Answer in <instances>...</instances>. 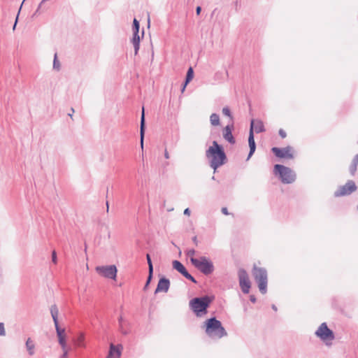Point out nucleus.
Wrapping results in <instances>:
<instances>
[{"label":"nucleus","mask_w":358,"mask_h":358,"mask_svg":"<svg viewBox=\"0 0 358 358\" xmlns=\"http://www.w3.org/2000/svg\"><path fill=\"white\" fill-rule=\"evenodd\" d=\"M122 322H123L122 317H120V318H119V324H120V328H121V331H122V334H127V331H124L122 330Z\"/></svg>","instance_id":"f704fd0d"},{"label":"nucleus","mask_w":358,"mask_h":358,"mask_svg":"<svg viewBox=\"0 0 358 358\" xmlns=\"http://www.w3.org/2000/svg\"><path fill=\"white\" fill-rule=\"evenodd\" d=\"M271 308H272V309H273V310L277 311V307H276V306H275V305L273 304V305L271 306Z\"/></svg>","instance_id":"49530a36"},{"label":"nucleus","mask_w":358,"mask_h":358,"mask_svg":"<svg viewBox=\"0 0 358 358\" xmlns=\"http://www.w3.org/2000/svg\"><path fill=\"white\" fill-rule=\"evenodd\" d=\"M96 271L101 276L113 280L116 278L117 272L115 265L97 266Z\"/></svg>","instance_id":"9d476101"},{"label":"nucleus","mask_w":358,"mask_h":358,"mask_svg":"<svg viewBox=\"0 0 358 358\" xmlns=\"http://www.w3.org/2000/svg\"><path fill=\"white\" fill-rule=\"evenodd\" d=\"M63 350V355H62L61 358H66L68 355V350L66 349V347L64 349H62Z\"/></svg>","instance_id":"4c0bfd02"},{"label":"nucleus","mask_w":358,"mask_h":358,"mask_svg":"<svg viewBox=\"0 0 358 358\" xmlns=\"http://www.w3.org/2000/svg\"><path fill=\"white\" fill-rule=\"evenodd\" d=\"M239 285L244 294H248L251 287L248 274L244 268H239L238 271Z\"/></svg>","instance_id":"1a4fd4ad"},{"label":"nucleus","mask_w":358,"mask_h":358,"mask_svg":"<svg viewBox=\"0 0 358 358\" xmlns=\"http://www.w3.org/2000/svg\"><path fill=\"white\" fill-rule=\"evenodd\" d=\"M315 334L324 341L326 345H329L328 342L332 341L335 338L333 331L328 327L326 322H323L320 325Z\"/></svg>","instance_id":"6e6552de"},{"label":"nucleus","mask_w":358,"mask_h":358,"mask_svg":"<svg viewBox=\"0 0 358 358\" xmlns=\"http://www.w3.org/2000/svg\"><path fill=\"white\" fill-rule=\"evenodd\" d=\"M172 265L173 268L182 275L187 271L185 266L178 260L173 261Z\"/></svg>","instance_id":"6ab92c4d"},{"label":"nucleus","mask_w":358,"mask_h":358,"mask_svg":"<svg viewBox=\"0 0 358 358\" xmlns=\"http://www.w3.org/2000/svg\"><path fill=\"white\" fill-rule=\"evenodd\" d=\"M357 210H358V205H357Z\"/></svg>","instance_id":"6e6d98bb"},{"label":"nucleus","mask_w":358,"mask_h":358,"mask_svg":"<svg viewBox=\"0 0 358 358\" xmlns=\"http://www.w3.org/2000/svg\"><path fill=\"white\" fill-rule=\"evenodd\" d=\"M170 287V280L166 277H162L159 278L157 288L155 291V294H157L159 292H164L166 293L169 291Z\"/></svg>","instance_id":"4468645a"},{"label":"nucleus","mask_w":358,"mask_h":358,"mask_svg":"<svg viewBox=\"0 0 358 358\" xmlns=\"http://www.w3.org/2000/svg\"><path fill=\"white\" fill-rule=\"evenodd\" d=\"M253 128V132L255 131L257 134L264 132L265 128L264 123L260 120H252L250 122V128Z\"/></svg>","instance_id":"dca6fc26"},{"label":"nucleus","mask_w":358,"mask_h":358,"mask_svg":"<svg viewBox=\"0 0 358 358\" xmlns=\"http://www.w3.org/2000/svg\"><path fill=\"white\" fill-rule=\"evenodd\" d=\"M234 129V122L227 124L222 130V136L224 140L229 142L230 144L234 145L236 143V140L232 134V130Z\"/></svg>","instance_id":"ddd939ff"},{"label":"nucleus","mask_w":358,"mask_h":358,"mask_svg":"<svg viewBox=\"0 0 358 358\" xmlns=\"http://www.w3.org/2000/svg\"><path fill=\"white\" fill-rule=\"evenodd\" d=\"M183 213H184L185 215H189L190 213H191V211H190L189 208H187L185 209Z\"/></svg>","instance_id":"ea45409f"},{"label":"nucleus","mask_w":358,"mask_h":358,"mask_svg":"<svg viewBox=\"0 0 358 358\" xmlns=\"http://www.w3.org/2000/svg\"><path fill=\"white\" fill-rule=\"evenodd\" d=\"M248 144L250 148V151L247 157V160H249L250 158L252 156L256 150V143L255 141L254 134H253V128H250L249 136H248Z\"/></svg>","instance_id":"2eb2a0df"},{"label":"nucleus","mask_w":358,"mask_h":358,"mask_svg":"<svg viewBox=\"0 0 358 358\" xmlns=\"http://www.w3.org/2000/svg\"><path fill=\"white\" fill-rule=\"evenodd\" d=\"M206 157L209 159L210 166L213 169L214 172L227 161V155L223 146L216 141H213L212 145L206 150Z\"/></svg>","instance_id":"f257e3e1"},{"label":"nucleus","mask_w":358,"mask_h":358,"mask_svg":"<svg viewBox=\"0 0 358 358\" xmlns=\"http://www.w3.org/2000/svg\"><path fill=\"white\" fill-rule=\"evenodd\" d=\"M152 275H153V272H152V271L151 272H148V276L144 288H143L144 290H145L148 288L149 284L150 283V282H151V280L152 279Z\"/></svg>","instance_id":"c85d7f7f"},{"label":"nucleus","mask_w":358,"mask_h":358,"mask_svg":"<svg viewBox=\"0 0 358 358\" xmlns=\"http://www.w3.org/2000/svg\"><path fill=\"white\" fill-rule=\"evenodd\" d=\"M190 262L195 268L206 275H208L214 271L213 263L205 256H201L199 258L191 257Z\"/></svg>","instance_id":"39448f33"},{"label":"nucleus","mask_w":358,"mask_h":358,"mask_svg":"<svg viewBox=\"0 0 358 358\" xmlns=\"http://www.w3.org/2000/svg\"><path fill=\"white\" fill-rule=\"evenodd\" d=\"M143 34H144V31L143 30L142 31V36H143Z\"/></svg>","instance_id":"5fc2aeb1"},{"label":"nucleus","mask_w":358,"mask_h":358,"mask_svg":"<svg viewBox=\"0 0 358 358\" xmlns=\"http://www.w3.org/2000/svg\"><path fill=\"white\" fill-rule=\"evenodd\" d=\"M358 164L355 163V162L352 161V163L350 166L349 170L350 173L352 176H354L357 171Z\"/></svg>","instance_id":"bb28decb"},{"label":"nucleus","mask_w":358,"mask_h":358,"mask_svg":"<svg viewBox=\"0 0 358 358\" xmlns=\"http://www.w3.org/2000/svg\"><path fill=\"white\" fill-rule=\"evenodd\" d=\"M215 176H213L212 177V180H215Z\"/></svg>","instance_id":"864d4df0"},{"label":"nucleus","mask_w":358,"mask_h":358,"mask_svg":"<svg viewBox=\"0 0 358 358\" xmlns=\"http://www.w3.org/2000/svg\"><path fill=\"white\" fill-rule=\"evenodd\" d=\"M206 334L210 338H221L227 335L225 329L220 320L213 317L207 319L202 326Z\"/></svg>","instance_id":"f03ea898"},{"label":"nucleus","mask_w":358,"mask_h":358,"mask_svg":"<svg viewBox=\"0 0 358 358\" xmlns=\"http://www.w3.org/2000/svg\"><path fill=\"white\" fill-rule=\"evenodd\" d=\"M146 259L148 264V272H153V265L151 260L150 255L149 254L146 255Z\"/></svg>","instance_id":"cd10ccee"},{"label":"nucleus","mask_w":358,"mask_h":358,"mask_svg":"<svg viewBox=\"0 0 358 358\" xmlns=\"http://www.w3.org/2000/svg\"><path fill=\"white\" fill-rule=\"evenodd\" d=\"M357 189L355 182L352 180H348L344 185L341 186L335 192V196H342L349 195Z\"/></svg>","instance_id":"9b49d317"},{"label":"nucleus","mask_w":358,"mask_h":358,"mask_svg":"<svg viewBox=\"0 0 358 358\" xmlns=\"http://www.w3.org/2000/svg\"><path fill=\"white\" fill-rule=\"evenodd\" d=\"M52 261L54 264H57V253L55 250H53L52 252Z\"/></svg>","instance_id":"473e14b6"},{"label":"nucleus","mask_w":358,"mask_h":358,"mask_svg":"<svg viewBox=\"0 0 358 358\" xmlns=\"http://www.w3.org/2000/svg\"><path fill=\"white\" fill-rule=\"evenodd\" d=\"M69 115L70 117H72V112H70V113H69Z\"/></svg>","instance_id":"8fccbe9b"},{"label":"nucleus","mask_w":358,"mask_h":358,"mask_svg":"<svg viewBox=\"0 0 358 358\" xmlns=\"http://www.w3.org/2000/svg\"><path fill=\"white\" fill-rule=\"evenodd\" d=\"M83 342H84V335L80 334L77 338L76 345L80 347L83 346Z\"/></svg>","instance_id":"7c9ffc66"},{"label":"nucleus","mask_w":358,"mask_h":358,"mask_svg":"<svg viewBox=\"0 0 358 358\" xmlns=\"http://www.w3.org/2000/svg\"><path fill=\"white\" fill-rule=\"evenodd\" d=\"M271 151L278 158L289 159L294 158V155L292 153L293 149L291 146H287L282 148L273 147L271 148Z\"/></svg>","instance_id":"f8f14e48"},{"label":"nucleus","mask_w":358,"mask_h":358,"mask_svg":"<svg viewBox=\"0 0 358 358\" xmlns=\"http://www.w3.org/2000/svg\"><path fill=\"white\" fill-rule=\"evenodd\" d=\"M193 77H194L193 69L192 67H189L187 70L185 80V83H184L183 86L181 90L182 92H183L185 91V89L187 85L192 80Z\"/></svg>","instance_id":"412c9836"},{"label":"nucleus","mask_w":358,"mask_h":358,"mask_svg":"<svg viewBox=\"0 0 358 358\" xmlns=\"http://www.w3.org/2000/svg\"><path fill=\"white\" fill-rule=\"evenodd\" d=\"M183 276L185 278H186L187 279L189 280L190 281H192V282L194 283H197V281L194 278V276H192L190 273H189L188 271H187L184 275Z\"/></svg>","instance_id":"c756f323"},{"label":"nucleus","mask_w":358,"mask_h":358,"mask_svg":"<svg viewBox=\"0 0 358 358\" xmlns=\"http://www.w3.org/2000/svg\"><path fill=\"white\" fill-rule=\"evenodd\" d=\"M141 37L139 33L133 32V37L131 38V43L134 48V54L136 55L140 48Z\"/></svg>","instance_id":"a211bd4d"},{"label":"nucleus","mask_w":358,"mask_h":358,"mask_svg":"<svg viewBox=\"0 0 358 358\" xmlns=\"http://www.w3.org/2000/svg\"><path fill=\"white\" fill-rule=\"evenodd\" d=\"M60 63L57 59V53L55 54L54 60H53V69L57 71L60 70Z\"/></svg>","instance_id":"a878e982"},{"label":"nucleus","mask_w":358,"mask_h":358,"mask_svg":"<svg viewBox=\"0 0 358 358\" xmlns=\"http://www.w3.org/2000/svg\"><path fill=\"white\" fill-rule=\"evenodd\" d=\"M352 161H353V162H355V163L358 164V154H357V155H356L354 157V158H353Z\"/></svg>","instance_id":"c03bdc74"},{"label":"nucleus","mask_w":358,"mask_h":358,"mask_svg":"<svg viewBox=\"0 0 358 358\" xmlns=\"http://www.w3.org/2000/svg\"><path fill=\"white\" fill-rule=\"evenodd\" d=\"M222 113L224 115L227 116L230 118V123L234 122L233 116L228 106L224 107L222 108Z\"/></svg>","instance_id":"5701e85b"},{"label":"nucleus","mask_w":358,"mask_h":358,"mask_svg":"<svg viewBox=\"0 0 358 358\" xmlns=\"http://www.w3.org/2000/svg\"><path fill=\"white\" fill-rule=\"evenodd\" d=\"M139 29H140L139 22L136 18H134V21H133V25H132L133 32L139 33Z\"/></svg>","instance_id":"b1692460"},{"label":"nucleus","mask_w":358,"mask_h":358,"mask_svg":"<svg viewBox=\"0 0 358 358\" xmlns=\"http://www.w3.org/2000/svg\"><path fill=\"white\" fill-rule=\"evenodd\" d=\"M69 115L70 117H72V112H70V113H69Z\"/></svg>","instance_id":"09e8293b"},{"label":"nucleus","mask_w":358,"mask_h":358,"mask_svg":"<svg viewBox=\"0 0 358 358\" xmlns=\"http://www.w3.org/2000/svg\"><path fill=\"white\" fill-rule=\"evenodd\" d=\"M212 299L208 296L195 297L189 301V308L196 317H202L208 313Z\"/></svg>","instance_id":"7ed1b4c3"},{"label":"nucleus","mask_w":358,"mask_h":358,"mask_svg":"<svg viewBox=\"0 0 358 358\" xmlns=\"http://www.w3.org/2000/svg\"><path fill=\"white\" fill-rule=\"evenodd\" d=\"M71 110L72 113H74V109L73 108Z\"/></svg>","instance_id":"603ef678"},{"label":"nucleus","mask_w":358,"mask_h":358,"mask_svg":"<svg viewBox=\"0 0 358 358\" xmlns=\"http://www.w3.org/2000/svg\"><path fill=\"white\" fill-rule=\"evenodd\" d=\"M120 355H121V352H120V349L118 348H117L115 345H114L113 344H111L110 345V350H109V352H108L107 357L108 358H111L113 357H120Z\"/></svg>","instance_id":"aec40b11"},{"label":"nucleus","mask_w":358,"mask_h":358,"mask_svg":"<svg viewBox=\"0 0 358 358\" xmlns=\"http://www.w3.org/2000/svg\"><path fill=\"white\" fill-rule=\"evenodd\" d=\"M192 241L194 243L197 244V238L196 236L193 237Z\"/></svg>","instance_id":"a18cd8bd"},{"label":"nucleus","mask_w":358,"mask_h":358,"mask_svg":"<svg viewBox=\"0 0 358 358\" xmlns=\"http://www.w3.org/2000/svg\"><path fill=\"white\" fill-rule=\"evenodd\" d=\"M221 211H222V213L224 215H229V211H228V209H227V208H226V207H223V208H222Z\"/></svg>","instance_id":"e433bc0d"},{"label":"nucleus","mask_w":358,"mask_h":358,"mask_svg":"<svg viewBox=\"0 0 358 358\" xmlns=\"http://www.w3.org/2000/svg\"><path fill=\"white\" fill-rule=\"evenodd\" d=\"M201 11V6H197V7L196 8V15H200Z\"/></svg>","instance_id":"79ce46f5"},{"label":"nucleus","mask_w":358,"mask_h":358,"mask_svg":"<svg viewBox=\"0 0 358 358\" xmlns=\"http://www.w3.org/2000/svg\"><path fill=\"white\" fill-rule=\"evenodd\" d=\"M26 346H27V350L29 351V354L30 355H32L34 354V345L31 343L30 338H28V340L27 341Z\"/></svg>","instance_id":"393cba45"},{"label":"nucleus","mask_w":358,"mask_h":358,"mask_svg":"<svg viewBox=\"0 0 358 358\" xmlns=\"http://www.w3.org/2000/svg\"><path fill=\"white\" fill-rule=\"evenodd\" d=\"M279 135L282 138H285L287 136L286 132L282 129L279 130Z\"/></svg>","instance_id":"c9c22d12"},{"label":"nucleus","mask_w":358,"mask_h":358,"mask_svg":"<svg viewBox=\"0 0 358 358\" xmlns=\"http://www.w3.org/2000/svg\"><path fill=\"white\" fill-rule=\"evenodd\" d=\"M20 9L18 11V13L17 15V17H16V19H15V23H14V25L13 27V29L15 30V27H16V25H17V20H18V16H19V14H20Z\"/></svg>","instance_id":"58836bf2"},{"label":"nucleus","mask_w":358,"mask_h":358,"mask_svg":"<svg viewBox=\"0 0 358 358\" xmlns=\"http://www.w3.org/2000/svg\"><path fill=\"white\" fill-rule=\"evenodd\" d=\"M164 157H165L166 159H169V152H168V151H167V150H166H166H165V151H164Z\"/></svg>","instance_id":"37998d69"},{"label":"nucleus","mask_w":358,"mask_h":358,"mask_svg":"<svg viewBox=\"0 0 358 358\" xmlns=\"http://www.w3.org/2000/svg\"><path fill=\"white\" fill-rule=\"evenodd\" d=\"M252 275L258 285L259 292L264 294L267 292L268 275L267 271L264 268L254 266L252 268Z\"/></svg>","instance_id":"423d86ee"},{"label":"nucleus","mask_w":358,"mask_h":358,"mask_svg":"<svg viewBox=\"0 0 358 358\" xmlns=\"http://www.w3.org/2000/svg\"><path fill=\"white\" fill-rule=\"evenodd\" d=\"M195 250L194 249H191V250H189L187 252V255L188 257H189L190 258L191 257H194V255H195Z\"/></svg>","instance_id":"72a5a7b5"},{"label":"nucleus","mask_w":358,"mask_h":358,"mask_svg":"<svg viewBox=\"0 0 358 358\" xmlns=\"http://www.w3.org/2000/svg\"><path fill=\"white\" fill-rule=\"evenodd\" d=\"M238 0L236 1V6H238Z\"/></svg>","instance_id":"3c124183"},{"label":"nucleus","mask_w":358,"mask_h":358,"mask_svg":"<svg viewBox=\"0 0 358 358\" xmlns=\"http://www.w3.org/2000/svg\"><path fill=\"white\" fill-rule=\"evenodd\" d=\"M273 172L275 175H278L284 184L293 183L296 178V173L289 167L282 164H275L274 166Z\"/></svg>","instance_id":"20e7f679"},{"label":"nucleus","mask_w":358,"mask_h":358,"mask_svg":"<svg viewBox=\"0 0 358 358\" xmlns=\"http://www.w3.org/2000/svg\"><path fill=\"white\" fill-rule=\"evenodd\" d=\"M6 331L4 328V324L2 322H0V336H5Z\"/></svg>","instance_id":"2f4dec72"},{"label":"nucleus","mask_w":358,"mask_h":358,"mask_svg":"<svg viewBox=\"0 0 358 358\" xmlns=\"http://www.w3.org/2000/svg\"><path fill=\"white\" fill-rule=\"evenodd\" d=\"M145 112L144 107L142 108V113L141 117V125H140V138H141V148L143 149V140L145 135Z\"/></svg>","instance_id":"f3484780"},{"label":"nucleus","mask_w":358,"mask_h":358,"mask_svg":"<svg viewBox=\"0 0 358 358\" xmlns=\"http://www.w3.org/2000/svg\"><path fill=\"white\" fill-rule=\"evenodd\" d=\"M50 313H51V316L52 317V320H53V322L55 324L57 335L58 337L59 343L61 345L62 348L64 349L66 347V343L65 335H64L65 329L64 328H61L59 326V322H58L59 310H58L57 306L55 304L51 306Z\"/></svg>","instance_id":"0eeeda50"},{"label":"nucleus","mask_w":358,"mask_h":358,"mask_svg":"<svg viewBox=\"0 0 358 358\" xmlns=\"http://www.w3.org/2000/svg\"><path fill=\"white\" fill-rule=\"evenodd\" d=\"M250 300L251 302L255 303L256 301H257V299H256L255 295H250Z\"/></svg>","instance_id":"a19ab883"},{"label":"nucleus","mask_w":358,"mask_h":358,"mask_svg":"<svg viewBox=\"0 0 358 358\" xmlns=\"http://www.w3.org/2000/svg\"><path fill=\"white\" fill-rule=\"evenodd\" d=\"M210 122L213 126H217L220 124V117L217 113H213L210 116Z\"/></svg>","instance_id":"4be33fe9"},{"label":"nucleus","mask_w":358,"mask_h":358,"mask_svg":"<svg viewBox=\"0 0 358 358\" xmlns=\"http://www.w3.org/2000/svg\"><path fill=\"white\" fill-rule=\"evenodd\" d=\"M106 205H107V211H108L109 207H108V201L106 202Z\"/></svg>","instance_id":"de8ad7c7"}]
</instances>
